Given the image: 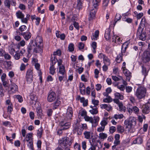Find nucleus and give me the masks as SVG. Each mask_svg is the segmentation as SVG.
Returning <instances> with one entry per match:
<instances>
[{
	"label": "nucleus",
	"instance_id": "1",
	"mask_svg": "<svg viewBox=\"0 0 150 150\" xmlns=\"http://www.w3.org/2000/svg\"><path fill=\"white\" fill-rule=\"evenodd\" d=\"M79 115L83 117L85 120L87 122H89L92 124L93 126L95 127L98 124L100 120V118L98 116H94L93 117H89L87 115V112L85 110H81L79 112Z\"/></svg>",
	"mask_w": 150,
	"mask_h": 150
},
{
	"label": "nucleus",
	"instance_id": "2",
	"mask_svg": "<svg viewBox=\"0 0 150 150\" xmlns=\"http://www.w3.org/2000/svg\"><path fill=\"white\" fill-rule=\"evenodd\" d=\"M57 75L58 76V79L59 81L61 82L66 76L65 67L63 65L59 66L57 68Z\"/></svg>",
	"mask_w": 150,
	"mask_h": 150
},
{
	"label": "nucleus",
	"instance_id": "3",
	"mask_svg": "<svg viewBox=\"0 0 150 150\" xmlns=\"http://www.w3.org/2000/svg\"><path fill=\"white\" fill-rule=\"evenodd\" d=\"M146 93V89L143 86L139 87L137 90L135 95L138 98L141 99L144 97Z\"/></svg>",
	"mask_w": 150,
	"mask_h": 150
},
{
	"label": "nucleus",
	"instance_id": "4",
	"mask_svg": "<svg viewBox=\"0 0 150 150\" xmlns=\"http://www.w3.org/2000/svg\"><path fill=\"white\" fill-rule=\"evenodd\" d=\"M137 36L142 40L144 41L146 39V35L145 32H143V29L139 27L137 33Z\"/></svg>",
	"mask_w": 150,
	"mask_h": 150
},
{
	"label": "nucleus",
	"instance_id": "5",
	"mask_svg": "<svg viewBox=\"0 0 150 150\" xmlns=\"http://www.w3.org/2000/svg\"><path fill=\"white\" fill-rule=\"evenodd\" d=\"M142 60L144 63H148L150 60V52L147 51H145L142 55Z\"/></svg>",
	"mask_w": 150,
	"mask_h": 150
},
{
	"label": "nucleus",
	"instance_id": "6",
	"mask_svg": "<svg viewBox=\"0 0 150 150\" xmlns=\"http://www.w3.org/2000/svg\"><path fill=\"white\" fill-rule=\"evenodd\" d=\"M124 123L129 132L132 133L135 131L134 126L132 125V124H131L128 120H126L125 121Z\"/></svg>",
	"mask_w": 150,
	"mask_h": 150
},
{
	"label": "nucleus",
	"instance_id": "7",
	"mask_svg": "<svg viewBox=\"0 0 150 150\" xmlns=\"http://www.w3.org/2000/svg\"><path fill=\"white\" fill-rule=\"evenodd\" d=\"M33 71L31 69H29L27 71L26 74V80L29 83L32 82L33 81Z\"/></svg>",
	"mask_w": 150,
	"mask_h": 150
},
{
	"label": "nucleus",
	"instance_id": "8",
	"mask_svg": "<svg viewBox=\"0 0 150 150\" xmlns=\"http://www.w3.org/2000/svg\"><path fill=\"white\" fill-rule=\"evenodd\" d=\"M4 4L5 6L9 9H10L11 5L15 6L16 4V2L14 0H5Z\"/></svg>",
	"mask_w": 150,
	"mask_h": 150
},
{
	"label": "nucleus",
	"instance_id": "9",
	"mask_svg": "<svg viewBox=\"0 0 150 150\" xmlns=\"http://www.w3.org/2000/svg\"><path fill=\"white\" fill-rule=\"evenodd\" d=\"M56 98V94L54 92H50L47 96V101L50 102H53L55 99Z\"/></svg>",
	"mask_w": 150,
	"mask_h": 150
},
{
	"label": "nucleus",
	"instance_id": "10",
	"mask_svg": "<svg viewBox=\"0 0 150 150\" xmlns=\"http://www.w3.org/2000/svg\"><path fill=\"white\" fill-rule=\"evenodd\" d=\"M72 143V140H69L68 137L64 138L62 143V145L64 147L70 146Z\"/></svg>",
	"mask_w": 150,
	"mask_h": 150
},
{
	"label": "nucleus",
	"instance_id": "11",
	"mask_svg": "<svg viewBox=\"0 0 150 150\" xmlns=\"http://www.w3.org/2000/svg\"><path fill=\"white\" fill-rule=\"evenodd\" d=\"M60 125L61 126L62 129L65 130L67 129L69 127L70 123L69 122L62 121L60 122Z\"/></svg>",
	"mask_w": 150,
	"mask_h": 150
},
{
	"label": "nucleus",
	"instance_id": "12",
	"mask_svg": "<svg viewBox=\"0 0 150 150\" xmlns=\"http://www.w3.org/2000/svg\"><path fill=\"white\" fill-rule=\"evenodd\" d=\"M35 45V43L33 42V40L30 42L27 47V51L29 54H30L31 50H33L34 52Z\"/></svg>",
	"mask_w": 150,
	"mask_h": 150
},
{
	"label": "nucleus",
	"instance_id": "13",
	"mask_svg": "<svg viewBox=\"0 0 150 150\" xmlns=\"http://www.w3.org/2000/svg\"><path fill=\"white\" fill-rule=\"evenodd\" d=\"M112 34V33L111 32L110 29L109 28H107L105 30V37L106 40H109L111 38Z\"/></svg>",
	"mask_w": 150,
	"mask_h": 150
},
{
	"label": "nucleus",
	"instance_id": "14",
	"mask_svg": "<svg viewBox=\"0 0 150 150\" xmlns=\"http://www.w3.org/2000/svg\"><path fill=\"white\" fill-rule=\"evenodd\" d=\"M150 110V103H147L145 104L143 107L142 111L143 113L147 114L148 113Z\"/></svg>",
	"mask_w": 150,
	"mask_h": 150
},
{
	"label": "nucleus",
	"instance_id": "15",
	"mask_svg": "<svg viewBox=\"0 0 150 150\" xmlns=\"http://www.w3.org/2000/svg\"><path fill=\"white\" fill-rule=\"evenodd\" d=\"M73 113V110L71 107H69L67 110L66 114V117L68 119H71Z\"/></svg>",
	"mask_w": 150,
	"mask_h": 150
},
{
	"label": "nucleus",
	"instance_id": "16",
	"mask_svg": "<svg viewBox=\"0 0 150 150\" xmlns=\"http://www.w3.org/2000/svg\"><path fill=\"white\" fill-rule=\"evenodd\" d=\"M30 103L31 104L35 105L37 99V97L35 95L34 93H32L30 95Z\"/></svg>",
	"mask_w": 150,
	"mask_h": 150
},
{
	"label": "nucleus",
	"instance_id": "17",
	"mask_svg": "<svg viewBox=\"0 0 150 150\" xmlns=\"http://www.w3.org/2000/svg\"><path fill=\"white\" fill-rule=\"evenodd\" d=\"M123 72L126 77V79L128 81H129L130 79L131 76V73L126 68L122 69Z\"/></svg>",
	"mask_w": 150,
	"mask_h": 150
},
{
	"label": "nucleus",
	"instance_id": "18",
	"mask_svg": "<svg viewBox=\"0 0 150 150\" xmlns=\"http://www.w3.org/2000/svg\"><path fill=\"white\" fill-rule=\"evenodd\" d=\"M129 42L128 41L125 42L122 46L121 52L124 54L125 53L127 49V48Z\"/></svg>",
	"mask_w": 150,
	"mask_h": 150
},
{
	"label": "nucleus",
	"instance_id": "19",
	"mask_svg": "<svg viewBox=\"0 0 150 150\" xmlns=\"http://www.w3.org/2000/svg\"><path fill=\"white\" fill-rule=\"evenodd\" d=\"M36 110L38 118H42L43 115L42 113V110L41 108L38 105V107L36 108Z\"/></svg>",
	"mask_w": 150,
	"mask_h": 150
},
{
	"label": "nucleus",
	"instance_id": "20",
	"mask_svg": "<svg viewBox=\"0 0 150 150\" xmlns=\"http://www.w3.org/2000/svg\"><path fill=\"white\" fill-rule=\"evenodd\" d=\"M56 37L58 38H60L62 40H64L65 39L66 35L64 33L61 34L59 31H56Z\"/></svg>",
	"mask_w": 150,
	"mask_h": 150
},
{
	"label": "nucleus",
	"instance_id": "21",
	"mask_svg": "<svg viewBox=\"0 0 150 150\" xmlns=\"http://www.w3.org/2000/svg\"><path fill=\"white\" fill-rule=\"evenodd\" d=\"M42 45H35V48L34 49V53H40V54L42 52Z\"/></svg>",
	"mask_w": 150,
	"mask_h": 150
},
{
	"label": "nucleus",
	"instance_id": "22",
	"mask_svg": "<svg viewBox=\"0 0 150 150\" xmlns=\"http://www.w3.org/2000/svg\"><path fill=\"white\" fill-rule=\"evenodd\" d=\"M25 50H23V52L22 51H17L16 52V54L13 55V57L16 60H18L20 58V56L23 55Z\"/></svg>",
	"mask_w": 150,
	"mask_h": 150
},
{
	"label": "nucleus",
	"instance_id": "23",
	"mask_svg": "<svg viewBox=\"0 0 150 150\" xmlns=\"http://www.w3.org/2000/svg\"><path fill=\"white\" fill-rule=\"evenodd\" d=\"M21 35L23 36L24 38L26 40H28L30 38L31 36L30 33L28 30L23 33H22Z\"/></svg>",
	"mask_w": 150,
	"mask_h": 150
},
{
	"label": "nucleus",
	"instance_id": "24",
	"mask_svg": "<svg viewBox=\"0 0 150 150\" xmlns=\"http://www.w3.org/2000/svg\"><path fill=\"white\" fill-rule=\"evenodd\" d=\"M42 38L40 36H37L36 37V40L33 41V42L35 43V45H42Z\"/></svg>",
	"mask_w": 150,
	"mask_h": 150
},
{
	"label": "nucleus",
	"instance_id": "25",
	"mask_svg": "<svg viewBox=\"0 0 150 150\" xmlns=\"http://www.w3.org/2000/svg\"><path fill=\"white\" fill-rule=\"evenodd\" d=\"M112 42L117 44H120L122 41L120 37L115 35H114L112 36Z\"/></svg>",
	"mask_w": 150,
	"mask_h": 150
},
{
	"label": "nucleus",
	"instance_id": "26",
	"mask_svg": "<svg viewBox=\"0 0 150 150\" xmlns=\"http://www.w3.org/2000/svg\"><path fill=\"white\" fill-rule=\"evenodd\" d=\"M109 119L108 117H104L100 123L101 126L105 127V126L108 124Z\"/></svg>",
	"mask_w": 150,
	"mask_h": 150
},
{
	"label": "nucleus",
	"instance_id": "27",
	"mask_svg": "<svg viewBox=\"0 0 150 150\" xmlns=\"http://www.w3.org/2000/svg\"><path fill=\"white\" fill-rule=\"evenodd\" d=\"M82 0H77V4H74L73 5V7L76 8L80 10L82 7Z\"/></svg>",
	"mask_w": 150,
	"mask_h": 150
},
{
	"label": "nucleus",
	"instance_id": "28",
	"mask_svg": "<svg viewBox=\"0 0 150 150\" xmlns=\"http://www.w3.org/2000/svg\"><path fill=\"white\" fill-rule=\"evenodd\" d=\"M99 33V31L98 30H96L94 33L92 34V35L91 37L92 40H96L98 39Z\"/></svg>",
	"mask_w": 150,
	"mask_h": 150
},
{
	"label": "nucleus",
	"instance_id": "29",
	"mask_svg": "<svg viewBox=\"0 0 150 150\" xmlns=\"http://www.w3.org/2000/svg\"><path fill=\"white\" fill-rule=\"evenodd\" d=\"M143 142V139L142 137H139L136 138L133 141L132 144H140Z\"/></svg>",
	"mask_w": 150,
	"mask_h": 150
},
{
	"label": "nucleus",
	"instance_id": "30",
	"mask_svg": "<svg viewBox=\"0 0 150 150\" xmlns=\"http://www.w3.org/2000/svg\"><path fill=\"white\" fill-rule=\"evenodd\" d=\"M61 100L60 98L57 99L54 103L53 108L56 109L60 104Z\"/></svg>",
	"mask_w": 150,
	"mask_h": 150
},
{
	"label": "nucleus",
	"instance_id": "31",
	"mask_svg": "<svg viewBox=\"0 0 150 150\" xmlns=\"http://www.w3.org/2000/svg\"><path fill=\"white\" fill-rule=\"evenodd\" d=\"M16 15L17 18L21 19L22 22V20L24 17V15L20 11H17L16 13Z\"/></svg>",
	"mask_w": 150,
	"mask_h": 150
},
{
	"label": "nucleus",
	"instance_id": "32",
	"mask_svg": "<svg viewBox=\"0 0 150 150\" xmlns=\"http://www.w3.org/2000/svg\"><path fill=\"white\" fill-rule=\"evenodd\" d=\"M121 52L117 55L115 59V61L117 63H120L123 60L122 56L124 55Z\"/></svg>",
	"mask_w": 150,
	"mask_h": 150
},
{
	"label": "nucleus",
	"instance_id": "33",
	"mask_svg": "<svg viewBox=\"0 0 150 150\" xmlns=\"http://www.w3.org/2000/svg\"><path fill=\"white\" fill-rule=\"evenodd\" d=\"M142 75L144 76V79L148 75V70H147L146 68L144 66H142Z\"/></svg>",
	"mask_w": 150,
	"mask_h": 150
},
{
	"label": "nucleus",
	"instance_id": "34",
	"mask_svg": "<svg viewBox=\"0 0 150 150\" xmlns=\"http://www.w3.org/2000/svg\"><path fill=\"white\" fill-rule=\"evenodd\" d=\"M96 13L95 10L93 9L90 12L88 18L89 21H91L94 18Z\"/></svg>",
	"mask_w": 150,
	"mask_h": 150
},
{
	"label": "nucleus",
	"instance_id": "35",
	"mask_svg": "<svg viewBox=\"0 0 150 150\" xmlns=\"http://www.w3.org/2000/svg\"><path fill=\"white\" fill-rule=\"evenodd\" d=\"M83 134L86 139H89L90 138L91 136L92 137L93 133L91 132L86 131L84 132Z\"/></svg>",
	"mask_w": 150,
	"mask_h": 150
},
{
	"label": "nucleus",
	"instance_id": "36",
	"mask_svg": "<svg viewBox=\"0 0 150 150\" xmlns=\"http://www.w3.org/2000/svg\"><path fill=\"white\" fill-rule=\"evenodd\" d=\"M74 45L72 43H70L68 47V51L70 52H72L74 50Z\"/></svg>",
	"mask_w": 150,
	"mask_h": 150
},
{
	"label": "nucleus",
	"instance_id": "37",
	"mask_svg": "<svg viewBox=\"0 0 150 150\" xmlns=\"http://www.w3.org/2000/svg\"><path fill=\"white\" fill-rule=\"evenodd\" d=\"M26 29L27 27L25 25H22L20 26L19 29V33L20 35L22 34V33L25 32V31L26 30Z\"/></svg>",
	"mask_w": 150,
	"mask_h": 150
},
{
	"label": "nucleus",
	"instance_id": "38",
	"mask_svg": "<svg viewBox=\"0 0 150 150\" xmlns=\"http://www.w3.org/2000/svg\"><path fill=\"white\" fill-rule=\"evenodd\" d=\"M82 128L80 129V131H79V132H78V131L79 130V128L77 129V128H75V130L76 131L77 130V133L79 134H81V132L83 130V129H86L87 128V126L86 124H82Z\"/></svg>",
	"mask_w": 150,
	"mask_h": 150
},
{
	"label": "nucleus",
	"instance_id": "39",
	"mask_svg": "<svg viewBox=\"0 0 150 150\" xmlns=\"http://www.w3.org/2000/svg\"><path fill=\"white\" fill-rule=\"evenodd\" d=\"M57 61L56 57L54 56H52L50 59L51 65H54Z\"/></svg>",
	"mask_w": 150,
	"mask_h": 150
},
{
	"label": "nucleus",
	"instance_id": "40",
	"mask_svg": "<svg viewBox=\"0 0 150 150\" xmlns=\"http://www.w3.org/2000/svg\"><path fill=\"white\" fill-rule=\"evenodd\" d=\"M93 107L94 106L92 105L90 106V107L92 108V109L90 110L89 112L92 114H96L98 113V111L97 108H93Z\"/></svg>",
	"mask_w": 150,
	"mask_h": 150
},
{
	"label": "nucleus",
	"instance_id": "41",
	"mask_svg": "<svg viewBox=\"0 0 150 150\" xmlns=\"http://www.w3.org/2000/svg\"><path fill=\"white\" fill-rule=\"evenodd\" d=\"M130 123L132 124V125L134 126L136 123V120L135 117H129V120H128Z\"/></svg>",
	"mask_w": 150,
	"mask_h": 150
},
{
	"label": "nucleus",
	"instance_id": "42",
	"mask_svg": "<svg viewBox=\"0 0 150 150\" xmlns=\"http://www.w3.org/2000/svg\"><path fill=\"white\" fill-rule=\"evenodd\" d=\"M118 106L119 107V110L120 111L124 112L125 111L126 107L125 106H124L122 103H119Z\"/></svg>",
	"mask_w": 150,
	"mask_h": 150
},
{
	"label": "nucleus",
	"instance_id": "43",
	"mask_svg": "<svg viewBox=\"0 0 150 150\" xmlns=\"http://www.w3.org/2000/svg\"><path fill=\"white\" fill-rule=\"evenodd\" d=\"M107 137V135L106 134L101 132L99 134V138L101 140H104Z\"/></svg>",
	"mask_w": 150,
	"mask_h": 150
},
{
	"label": "nucleus",
	"instance_id": "44",
	"mask_svg": "<svg viewBox=\"0 0 150 150\" xmlns=\"http://www.w3.org/2000/svg\"><path fill=\"white\" fill-rule=\"evenodd\" d=\"M34 66L36 69L38 71V74H39L40 75L42 72L41 71V70L40 69V64L38 63H35Z\"/></svg>",
	"mask_w": 150,
	"mask_h": 150
},
{
	"label": "nucleus",
	"instance_id": "45",
	"mask_svg": "<svg viewBox=\"0 0 150 150\" xmlns=\"http://www.w3.org/2000/svg\"><path fill=\"white\" fill-rule=\"evenodd\" d=\"M81 103H83V106L84 107L86 106L88 104V100L87 99L85 100L84 97H83L80 101Z\"/></svg>",
	"mask_w": 150,
	"mask_h": 150
},
{
	"label": "nucleus",
	"instance_id": "46",
	"mask_svg": "<svg viewBox=\"0 0 150 150\" xmlns=\"http://www.w3.org/2000/svg\"><path fill=\"white\" fill-rule=\"evenodd\" d=\"M103 62L105 64H106L108 65H109L110 64V61L109 59L107 57L106 55L103 58Z\"/></svg>",
	"mask_w": 150,
	"mask_h": 150
},
{
	"label": "nucleus",
	"instance_id": "47",
	"mask_svg": "<svg viewBox=\"0 0 150 150\" xmlns=\"http://www.w3.org/2000/svg\"><path fill=\"white\" fill-rule=\"evenodd\" d=\"M115 96L116 98L120 100H122L124 98V97L122 95L120 94V93L116 92L115 94Z\"/></svg>",
	"mask_w": 150,
	"mask_h": 150
},
{
	"label": "nucleus",
	"instance_id": "48",
	"mask_svg": "<svg viewBox=\"0 0 150 150\" xmlns=\"http://www.w3.org/2000/svg\"><path fill=\"white\" fill-rule=\"evenodd\" d=\"M100 1L101 0H93V6L94 8H96L97 7L99 6Z\"/></svg>",
	"mask_w": 150,
	"mask_h": 150
},
{
	"label": "nucleus",
	"instance_id": "49",
	"mask_svg": "<svg viewBox=\"0 0 150 150\" xmlns=\"http://www.w3.org/2000/svg\"><path fill=\"white\" fill-rule=\"evenodd\" d=\"M50 68L49 72L52 75H54L55 73V69L54 68V65H51Z\"/></svg>",
	"mask_w": 150,
	"mask_h": 150
},
{
	"label": "nucleus",
	"instance_id": "50",
	"mask_svg": "<svg viewBox=\"0 0 150 150\" xmlns=\"http://www.w3.org/2000/svg\"><path fill=\"white\" fill-rule=\"evenodd\" d=\"M117 129L119 133H122L124 131V129L123 127L119 125H117Z\"/></svg>",
	"mask_w": 150,
	"mask_h": 150
},
{
	"label": "nucleus",
	"instance_id": "51",
	"mask_svg": "<svg viewBox=\"0 0 150 150\" xmlns=\"http://www.w3.org/2000/svg\"><path fill=\"white\" fill-rule=\"evenodd\" d=\"M30 15L29 14H27L26 16V17L25 18L24 17L23 18L22 20V22L25 23H27L28 21L30 18Z\"/></svg>",
	"mask_w": 150,
	"mask_h": 150
},
{
	"label": "nucleus",
	"instance_id": "52",
	"mask_svg": "<svg viewBox=\"0 0 150 150\" xmlns=\"http://www.w3.org/2000/svg\"><path fill=\"white\" fill-rule=\"evenodd\" d=\"M88 76L85 74H82L81 76V80L85 82H86L88 81Z\"/></svg>",
	"mask_w": 150,
	"mask_h": 150
},
{
	"label": "nucleus",
	"instance_id": "53",
	"mask_svg": "<svg viewBox=\"0 0 150 150\" xmlns=\"http://www.w3.org/2000/svg\"><path fill=\"white\" fill-rule=\"evenodd\" d=\"M112 100L110 96L107 97L103 100V101L105 103H110L112 102Z\"/></svg>",
	"mask_w": 150,
	"mask_h": 150
},
{
	"label": "nucleus",
	"instance_id": "54",
	"mask_svg": "<svg viewBox=\"0 0 150 150\" xmlns=\"http://www.w3.org/2000/svg\"><path fill=\"white\" fill-rule=\"evenodd\" d=\"M11 89L13 92H14L18 90L17 86L15 84H13L11 86Z\"/></svg>",
	"mask_w": 150,
	"mask_h": 150
},
{
	"label": "nucleus",
	"instance_id": "55",
	"mask_svg": "<svg viewBox=\"0 0 150 150\" xmlns=\"http://www.w3.org/2000/svg\"><path fill=\"white\" fill-rule=\"evenodd\" d=\"M121 16L120 14L119 13L116 14L115 16V18L114 20L115 23L114 24V25H115L117 22V21L119 20L121 18Z\"/></svg>",
	"mask_w": 150,
	"mask_h": 150
},
{
	"label": "nucleus",
	"instance_id": "56",
	"mask_svg": "<svg viewBox=\"0 0 150 150\" xmlns=\"http://www.w3.org/2000/svg\"><path fill=\"white\" fill-rule=\"evenodd\" d=\"M112 78L113 80L115 81H119L122 79V76H119L118 77H117L116 76H112Z\"/></svg>",
	"mask_w": 150,
	"mask_h": 150
},
{
	"label": "nucleus",
	"instance_id": "57",
	"mask_svg": "<svg viewBox=\"0 0 150 150\" xmlns=\"http://www.w3.org/2000/svg\"><path fill=\"white\" fill-rule=\"evenodd\" d=\"M124 117L122 114H115L114 116V117L116 120L118 119H122Z\"/></svg>",
	"mask_w": 150,
	"mask_h": 150
},
{
	"label": "nucleus",
	"instance_id": "58",
	"mask_svg": "<svg viewBox=\"0 0 150 150\" xmlns=\"http://www.w3.org/2000/svg\"><path fill=\"white\" fill-rule=\"evenodd\" d=\"M42 128L41 127L39 128L37 130V136L38 137L40 138L41 137L42 134Z\"/></svg>",
	"mask_w": 150,
	"mask_h": 150
},
{
	"label": "nucleus",
	"instance_id": "59",
	"mask_svg": "<svg viewBox=\"0 0 150 150\" xmlns=\"http://www.w3.org/2000/svg\"><path fill=\"white\" fill-rule=\"evenodd\" d=\"M9 52V53L11 54L12 55H14V53L16 51L14 49V48L13 47H9L8 49Z\"/></svg>",
	"mask_w": 150,
	"mask_h": 150
},
{
	"label": "nucleus",
	"instance_id": "60",
	"mask_svg": "<svg viewBox=\"0 0 150 150\" xmlns=\"http://www.w3.org/2000/svg\"><path fill=\"white\" fill-rule=\"evenodd\" d=\"M13 110V105L12 104L8 105L7 107V112L8 113L11 114Z\"/></svg>",
	"mask_w": 150,
	"mask_h": 150
},
{
	"label": "nucleus",
	"instance_id": "61",
	"mask_svg": "<svg viewBox=\"0 0 150 150\" xmlns=\"http://www.w3.org/2000/svg\"><path fill=\"white\" fill-rule=\"evenodd\" d=\"M62 52L61 50L60 49H58L56 51L54 52L53 55L54 56L55 55L60 56Z\"/></svg>",
	"mask_w": 150,
	"mask_h": 150
},
{
	"label": "nucleus",
	"instance_id": "62",
	"mask_svg": "<svg viewBox=\"0 0 150 150\" xmlns=\"http://www.w3.org/2000/svg\"><path fill=\"white\" fill-rule=\"evenodd\" d=\"M92 103L94 105V106L96 107V106L98 105L99 101L98 100H95V99H92Z\"/></svg>",
	"mask_w": 150,
	"mask_h": 150
},
{
	"label": "nucleus",
	"instance_id": "63",
	"mask_svg": "<svg viewBox=\"0 0 150 150\" xmlns=\"http://www.w3.org/2000/svg\"><path fill=\"white\" fill-rule=\"evenodd\" d=\"M84 47V44L82 42H80L78 43V47L80 50L83 49Z\"/></svg>",
	"mask_w": 150,
	"mask_h": 150
},
{
	"label": "nucleus",
	"instance_id": "64",
	"mask_svg": "<svg viewBox=\"0 0 150 150\" xmlns=\"http://www.w3.org/2000/svg\"><path fill=\"white\" fill-rule=\"evenodd\" d=\"M74 148L76 150H81V146L80 144L76 143L74 145Z\"/></svg>",
	"mask_w": 150,
	"mask_h": 150
}]
</instances>
